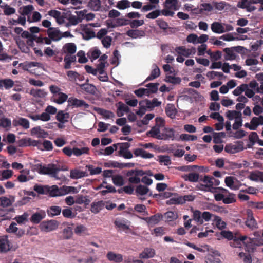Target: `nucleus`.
Masks as SVG:
<instances>
[{"label":"nucleus","instance_id":"obj_1","mask_svg":"<svg viewBox=\"0 0 263 263\" xmlns=\"http://www.w3.org/2000/svg\"><path fill=\"white\" fill-rule=\"evenodd\" d=\"M77 15H74L69 13L68 17H66L67 13H61V12L55 10H51L48 11V14L49 15L54 17L57 22L59 24H62L65 23V18H67L68 22L66 24V27H70L71 26H76L82 22L83 21V17L84 13L83 11H76Z\"/></svg>","mask_w":263,"mask_h":263},{"label":"nucleus","instance_id":"obj_2","mask_svg":"<svg viewBox=\"0 0 263 263\" xmlns=\"http://www.w3.org/2000/svg\"><path fill=\"white\" fill-rule=\"evenodd\" d=\"M100 25L99 23H89L88 24H81L79 26V29L82 31L81 32L84 39L85 40H89L95 37L96 34L92 27H98Z\"/></svg>","mask_w":263,"mask_h":263},{"label":"nucleus","instance_id":"obj_3","mask_svg":"<svg viewBox=\"0 0 263 263\" xmlns=\"http://www.w3.org/2000/svg\"><path fill=\"white\" fill-rule=\"evenodd\" d=\"M61 170L67 171L68 169H61L60 165L53 163L45 164L43 166L42 175H48L51 177H53L55 179L58 180L60 178L58 177L57 174Z\"/></svg>","mask_w":263,"mask_h":263},{"label":"nucleus","instance_id":"obj_4","mask_svg":"<svg viewBox=\"0 0 263 263\" xmlns=\"http://www.w3.org/2000/svg\"><path fill=\"white\" fill-rule=\"evenodd\" d=\"M165 8L161 10L162 14L166 16H173L174 14V11L179 9L177 0H165L164 4Z\"/></svg>","mask_w":263,"mask_h":263},{"label":"nucleus","instance_id":"obj_5","mask_svg":"<svg viewBox=\"0 0 263 263\" xmlns=\"http://www.w3.org/2000/svg\"><path fill=\"white\" fill-rule=\"evenodd\" d=\"M89 149L87 147H84L81 148L74 147L73 149L69 147H65L63 149V152L68 157L71 156L72 154L77 157H79L83 154H88Z\"/></svg>","mask_w":263,"mask_h":263},{"label":"nucleus","instance_id":"obj_6","mask_svg":"<svg viewBox=\"0 0 263 263\" xmlns=\"http://www.w3.org/2000/svg\"><path fill=\"white\" fill-rule=\"evenodd\" d=\"M252 242V239L250 238H248L246 236H237V234H235V237L233 240L232 242L230 243V246L234 248H240L242 243L247 246V243H251Z\"/></svg>","mask_w":263,"mask_h":263},{"label":"nucleus","instance_id":"obj_7","mask_svg":"<svg viewBox=\"0 0 263 263\" xmlns=\"http://www.w3.org/2000/svg\"><path fill=\"white\" fill-rule=\"evenodd\" d=\"M156 125L153 127L148 133L151 135L152 137L156 138L158 139H163V137L160 134V127L163 126V120L161 118H156Z\"/></svg>","mask_w":263,"mask_h":263},{"label":"nucleus","instance_id":"obj_8","mask_svg":"<svg viewBox=\"0 0 263 263\" xmlns=\"http://www.w3.org/2000/svg\"><path fill=\"white\" fill-rule=\"evenodd\" d=\"M200 180L203 181L205 184H200L199 189L203 191L211 192L213 189V186L214 185V181H215V179L213 177H210L205 175L203 178H201Z\"/></svg>","mask_w":263,"mask_h":263},{"label":"nucleus","instance_id":"obj_9","mask_svg":"<svg viewBox=\"0 0 263 263\" xmlns=\"http://www.w3.org/2000/svg\"><path fill=\"white\" fill-rule=\"evenodd\" d=\"M59 222L55 220L43 221L40 225L41 231L48 232L53 231L58 228Z\"/></svg>","mask_w":263,"mask_h":263},{"label":"nucleus","instance_id":"obj_10","mask_svg":"<svg viewBox=\"0 0 263 263\" xmlns=\"http://www.w3.org/2000/svg\"><path fill=\"white\" fill-rule=\"evenodd\" d=\"M68 106L72 107L87 109L89 105L83 100L78 99L74 97H70L68 99Z\"/></svg>","mask_w":263,"mask_h":263},{"label":"nucleus","instance_id":"obj_11","mask_svg":"<svg viewBox=\"0 0 263 263\" xmlns=\"http://www.w3.org/2000/svg\"><path fill=\"white\" fill-rule=\"evenodd\" d=\"M258 3H259V0H240L238 3L237 7L246 9L248 12H252L256 9V7L253 4Z\"/></svg>","mask_w":263,"mask_h":263},{"label":"nucleus","instance_id":"obj_12","mask_svg":"<svg viewBox=\"0 0 263 263\" xmlns=\"http://www.w3.org/2000/svg\"><path fill=\"white\" fill-rule=\"evenodd\" d=\"M243 149V143L241 141L237 142L235 144L227 145L224 148L226 152L231 154H235Z\"/></svg>","mask_w":263,"mask_h":263},{"label":"nucleus","instance_id":"obj_13","mask_svg":"<svg viewBox=\"0 0 263 263\" xmlns=\"http://www.w3.org/2000/svg\"><path fill=\"white\" fill-rule=\"evenodd\" d=\"M48 36L53 41H58L62 38V33L56 28H49L47 31Z\"/></svg>","mask_w":263,"mask_h":263},{"label":"nucleus","instance_id":"obj_14","mask_svg":"<svg viewBox=\"0 0 263 263\" xmlns=\"http://www.w3.org/2000/svg\"><path fill=\"white\" fill-rule=\"evenodd\" d=\"M247 218L246 221V225L251 230L257 228V223L254 219L253 213L251 210L247 211Z\"/></svg>","mask_w":263,"mask_h":263},{"label":"nucleus","instance_id":"obj_15","mask_svg":"<svg viewBox=\"0 0 263 263\" xmlns=\"http://www.w3.org/2000/svg\"><path fill=\"white\" fill-rule=\"evenodd\" d=\"M46 215V212L44 210H40L32 214L30 218V221L33 223L38 224L42 219L45 218Z\"/></svg>","mask_w":263,"mask_h":263},{"label":"nucleus","instance_id":"obj_16","mask_svg":"<svg viewBox=\"0 0 263 263\" xmlns=\"http://www.w3.org/2000/svg\"><path fill=\"white\" fill-rule=\"evenodd\" d=\"M155 250L151 248H145L139 254V257L141 259L153 258L155 255Z\"/></svg>","mask_w":263,"mask_h":263},{"label":"nucleus","instance_id":"obj_17","mask_svg":"<svg viewBox=\"0 0 263 263\" xmlns=\"http://www.w3.org/2000/svg\"><path fill=\"white\" fill-rule=\"evenodd\" d=\"M77 50V46L74 43H68L65 44L62 47V52L63 53L67 55L74 54Z\"/></svg>","mask_w":263,"mask_h":263},{"label":"nucleus","instance_id":"obj_18","mask_svg":"<svg viewBox=\"0 0 263 263\" xmlns=\"http://www.w3.org/2000/svg\"><path fill=\"white\" fill-rule=\"evenodd\" d=\"M176 51L180 55L185 57H189L192 54H194L196 52L195 48L193 47L191 49H186L183 46H180L176 48Z\"/></svg>","mask_w":263,"mask_h":263},{"label":"nucleus","instance_id":"obj_19","mask_svg":"<svg viewBox=\"0 0 263 263\" xmlns=\"http://www.w3.org/2000/svg\"><path fill=\"white\" fill-rule=\"evenodd\" d=\"M213 5L209 3H203L201 4L200 8L194 9V13L195 14H201L204 11L211 12L213 10Z\"/></svg>","mask_w":263,"mask_h":263},{"label":"nucleus","instance_id":"obj_20","mask_svg":"<svg viewBox=\"0 0 263 263\" xmlns=\"http://www.w3.org/2000/svg\"><path fill=\"white\" fill-rule=\"evenodd\" d=\"M141 104L145 105L147 108L152 109L155 107L159 106L161 105V102L159 101L157 99L154 98L152 101L147 99L139 103V105H141Z\"/></svg>","mask_w":263,"mask_h":263},{"label":"nucleus","instance_id":"obj_21","mask_svg":"<svg viewBox=\"0 0 263 263\" xmlns=\"http://www.w3.org/2000/svg\"><path fill=\"white\" fill-rule=\"evenodd\" d=\"M11 249L8 238L6 236L0 237V252L5 253Z\"/></svg>","mask_w":263,"mask_h":263},{"label":"nucleus","instance_id":"obj_22","mask_svg":"<svg viewBox=\"0 0 263 263\" xmlns=\"http://www.w3.org/2000/svg\"><path fill=\"white\" fill-rule=\"evenodd\" d=\"M162 218V215L160 214H156L149 217L145 218V220L147 222L148 224L153 227L158 224Z\"/></svg>","mask_w":263,"mask_h":263},{"label":"nucleus","instance_id":"obj_23","mask_svg":"<svg viewBox=\"0 0 263 263\" xmlns=\"http://www.w3.org/2000/svg\"><path fill=\"white\" fill-rule=\"evenodd\" d=\"M236 179L233 176H228L225 178L224 182L227 186L233 190H238L239 186L236 184Z\"/></svg>","mask_w":263,"mask_h":263},{"label":"nucleus","instance_id":"obj_24","mask_svg":"<svg viewBox=\"0 0 263 263\" xmlns=\"http://www.w3.org/2000/svg\"><path fill=\"white\" fill-rule=\"evenodd\" d=\"M107 258L111 261L116 263L121 262L123 260V256L120 254H116L113 252H109L106 254Z\"/></svg>","mask_w":263,"mask_h":263},{"label":"nucleus","instance_id":"obj_25","mask_svg":"<svg viewBox=\"0 0 263 263\" xmlns=\"http://www.w3.org/2000/svg\"><path fill=\"white\" fill-rule=\"evenodd\" d=\"M13 124L15 126H21L25 129H28L29 128V121L23 118H18L13 121Z\"/></svg>","mask_w":263,"mask_h":263},{"label":"nucleus","instance_id":"obj_26","mask_svg":"<svg viewBox=\"0 0 263 263\" xmlns=\"http://www.w3.org/2000/svg\"><path fill=\"white\" fill-rule=\"evenodd\" d=\"M223 26V23L218 22H214L211 24V28L213 32L217 34H221L224 33Z\"/></svg>","mask_w":263,"mask_h":263},{"label":"nucleus","instance_id":"obj_27","mask_svg":"<svg viewBox=\"0 0 263 263\" xmlns=\"http://www.w3.org/2000/svg\"><path fill=\"white\" fill-rule=\"evenodd\" d=\"M117 107V115L119 117H122L124 112H129L130 110L128 106L121 102L118 103Z\"/></svg>","mask_w":263,"mask_h":263},{"label":"nucleus","instance_id":"obj_28","mask_svg":"<svg viewBox=\"0 0 263 263\" xmlns=\"http://www.w3.org/2000/svg\"><path fill=\"white\" fill-rule=\"evenodd\" d=\"M87 176V173L84 171L77 169L71 170L70 171V177L72 179H78Z\"/></svg>","mask_w":263,"mask_h":263},{"label":"nucleus","instance_id":"obj_29","mask_svg":"<svg viewBox=\"0 0 263 263\" xmlns=\"http://www.w3.org/2000/svg\"><path fill=\"white\" fill-rule=\"evenodd\" d=\"M46 190L49 192L51 197L61 196V188H59L57 185H52L51 186H46Z\"/></svg>","mask_w":263,"mask_h":263},{"label":"nucleus","instance_id":"obj_30","mask_svg":"<svg viewBox=\"0 0 263 263\" xmlns=\"http://www.w3.org/2000/svg\"><path fill=\"white\" fill-rule=\"evenodd\" d=\"M134 153L136 156H140L145 159H149L154 157L153 154L148 153L142 148L135 149Z\"/></svg>","mask_w":263,"mask_h":263},{"label":"nucleus","instance_id":"obj_31","mask_svg":"<svg viewBox=\"0 0 263 263\" xmlns=\"http://www.w3.org/2000/svg\"><path fill=\"white\" fill-rule=\"evenodd\" d=\"M226 116L229 120H236L242 116V114L239 111L228 110L226 112Z\"/></svg>","mask_w":263,"mask_h":263},{"label":"nucleus","instance_id":"obj_32","mask_svg":"<svg viewBox=\"0 0 263 263\" xmlns=\"http://www.w3.org/2000/svg\"><path fill=\"white\" fill-rule=\"evenodd\" d=\"M88 229L83 224H78L74 228V232L78 235H88Z\"/></svg>","mask_w":263,"mask_h":263},{"label":"nucleus","instance_id":"obj_33","mask_svg":"<svg viewBox=\"0 0 263 263\" xmlns=\"http://www.w3.org/2000/svg\"><path fill=\"white\" fill-rule=\"evenodd\" d=\"M47 93L44 89H32L30 91V94L35 98H44Z\"/></svg>","mask_w":263,"mask_h":263},{"label":"nucleus","instance_id":"obj_34","mask_svg":"<svg viewBox=\"0 0 263 263\" xmlns=\"http://www.w3.org/2000/svg\"><path fill=\"white\" fill-rule=\"evenodd\" d=\"M153 67V69L152 71L151 74L146 78V81L153 80L158 78L160 74V69L156 64H154Z\"/></svg>","mask_w":263,"mask_h":263},{"label":"nucleus","instance_id":"obj_35","mask_svg":"<svg viewBox=\"0 0 263 263\" xmlns=\"http://www.w3.org/2000/svg\"><path fill=\"white\" fill-rule=\"evenodd\" d=\"M11 198L10 199L5 196L0 197V205L4 208L11 206L14 202V197L12 196Z\"/></svg>","mask_w":263,"mask_h":263},{"label":"nucleus","instance_id":"obj_36","mask_svg":"<svg viewBox=\"0 0 263 263\" xmlns=\"http://www.w3.org/2000/svg\"><path fill=\"white\" fill-rule=\"evenodd\" d=\"M68 96L66 94L63 93L62 92L57 95V96L53 97V101L58 104H63L67 100H68Z\"/></svg>","mask_w":263,"mask_h":263},{"label":"nucleus","instance_id":"obj_37","mask_svg":"<svg viewBox=\"0 0 263 263\" xmlns=\"http://www.w3.org/2000/svg\"><path fill=\"white\" fill-rule=\"evenodd\" d=\"M104 206V203L103 201L93 202L91 205V211L93 213H98L103 209Z\"/></svg>","mask_w":263,"mask_h":263},{"label":"nucleus","instance_id":"obj_38","mask_svg":"<svg viewBox=\"0 0 263 263\" xmlns=\"http://www.w3.org/2000/svg\"><path fill=\"white\" fill-rule=\"evenodd\" d=\"M115 224L118 228L125 230L129 229V222L125 219L116 220Z\"/></svg>","mask_w":263,"mask_h":263},{"label":"nucleus","instance_id":"obj_39","mask_svg":"<svg viewBox=\"0 0 263 263\" xmlns=\"http://www.w3.org/2000/svg\"><path fill=\"white\" fill-rule=\"evenodd\" d=\"M61 212V208L59 206H51L47 210L48 215L50 217H54L60 215Z\"/></svg>","mask_w":263,"mask_h":263},{"label":"nucleus","instance_id":"obj_40","mask_svg":"<svg viewBox=\"0 0 263 263\" xmlns=\"http://www.w3.org/2000/svg\"><path fill=\"white\" fill-rule=\"evenodd\" d=\"M80 88L86 92L90 94H94L96 92V87L89 83L81 84L79 85Z\"/></svg>","mask_w":263,"mask_h":263},{"label":"nucleus","instance_id":"obj_41","mask_svg":"<svg viewBox=\"0 0 263 263\" xmlns=\"http://www.w3.org/2000/svg\"><path fill=\"white\" fill-rule=\"evenodd\" d=\"M214 7L218 11H222L223 10H227L230 8V5L226 2H213L212 3Z\"/></svg>","mask_w":263,"mask_h":263},{"label":"nucleus","instance_id":"obj_42","mask_svg":"<svg viewBox=\"0 0 263 263\" xmlns=\"http://www.w3.org/2000/svg\"><path fill=\"white\" fill-rule=\"evenodd\" d=\"M127 35L132 38H138L144 36L145 32L140 30H129L127 32Z\"/></svg>","mask_w":263,"mask_h":263},{"label":"nucleus","instance_id":"obj_43","mask_svg":"<svg viewBox=\"0 0 263 263\" xmlns=\"http://www.w3.org/2000/svg\"><path fill=\"white\" fill-rule=\"evenodd\" d=\"M97 110L98 113L101 115L105 119L113 118L115 116V114L109 110L102 108H98Z\"/></svg>","mask_w":263,"mask_h":263},{"label":"nucleus","instance_id":"obj_44","mask_svg":"<svg viewBox=\"0 0 263 263\" xmlns=\"http://www.w3.org/2000/svg\"><path fill=\"white\" fill-rule=\"evenodd\" d=\"M165 112L168 117L173 119L175 118L177 110L173 104H168L166 107Z\"/></svg>","mask_w":263,"mask_h":263},{"label":"nucleus","instance_id":"obj_45","mask_svg":"<svg viewBox=\"0 0 263 263\" xmlns=\"http://www.w3.org/2000/svg\"><path fill=\"white\" fill-rule=\"evenodd\" d=\"M173 74H166L165 79V82L167 83H172L173 84H178L181 82V79L179 77H176Z\"/></svg>","mask_w":263,"mask_h":263},{"label":"nucleus","instance_id":"obj_46","mask_svg":"<svg viewBox=\"0 0 263 263\" xmlns=\"http://www.w3.org/2000/svg\"><path fill=\"white\" fill-rule=\"evenodd\" d=\"M29 214L27 212H25L22 215L16 216L14 219L16 221L18 224H25L28 221Z\"/></svg>","mask_w":263,"mask_h":263},{"label":"nucleus","instance_id":"obj_47","mask_svg":"<svg viewBox=\"0 0 263 263\" xmlns=\"http://www.w3.org/2000/svg\"><path fill=\"white\" fill-rule=\"evenodd\" d=\"M32 133L36 134L39 138H46L48 134L47 132L42 129L40 126H37L32 129Z\"/></svg>","mask_w":263,"mask_h":263},{"label":"nucleus","instance_id":"obj_48","mask_svg":"<svg viewBox=\"0 0 263 263\" xmlns=\"http://www.w3.org/2000/svg\"><path fill=\"white\" fill-rule=\"evenodd\" d=\"M0 126L8 130L11 126V121L10 119L2 117L0 118Z\"/></svg>","mask_w":263,"mask_h":263},{"label":"nucleus","instance_id":"obj_49","mask_svg":"<svg viewBox=\"0 0 263 263\" xmlns=\"http://www.w3.org/2000/svg\"><path fill=\"white\" fill-rule=\"evenodd\" d=\"M251 123L254 127V130H256L259 125H263V116H259L258 117H253L251 120Z\"/></svg>","mask_w":263,"mask_h":263},{"label":"nucleus","instance_id":"obj_50","mask_svg":"<svg viewBox=\"0 0 263 263\" xmlns=\"http://www.w3.org/2000/svg\"><path fill=\"white\" fill-rule=\"evenodd\" d=\"M183 179L185 181L196 182L199 180V174L195 173H191L188 175H184L183 176Z\"/></svg>","mask_w":263,"mask_h":263},{"label":"nucleus","instance_id":"obj_51","mask_svg":"<svg viewBox=\"0 0 263 263\" xmlns=\"http://www.w3.org/2000/svg\"><path fill=\"white\" fill-rule=\"evenodd\" d=\"M69 117L68 113L64 112L63 111H59L56 116V118L59 122H66Z\"/></svg>","mask_w":263,"mask_h":263},{"label":"nucleus","instance_id":"obj_52","mask_svg":"<svg viewBox=\"0 0 263 263\" xmlns=\"http://www.w3.org/2000/svg\"><path fill=\"white\" fill-rule=\"evenodd\" d=\"M224 51L226 53L225 60H233L236 58V54L231 48H226L224 49Z\"/></svg>","mask_w":263,"mask_h":263},{"label":"nucleus","instance_id":"obj_53","mask_svg":"<svg viewBox=\"0 0 263 263\" xmlns=\"http://www.w3.org/2000/svg\"><path fill=\"white\" fill-rule=\"evenodd\" d=\"M87 54L92 60H96L100 55L101 51L97 48H93L88 51Z\"/></svg>","mask_w":263,"mask_h":263},{"label":"nucleus","instance_id":"obj_54","mask_svg":"<svg viewBox=\"0 0 263 263\" xmlns=\"http://www.w3.org/2000/svg\"><path fill=\"white\" fill-rule=\"evenodd\" d=\"M163 135L164 136V138L163 137V139H173L175 136V132L172 128H165Z\"/></svg>","mask_w":263,"mask_h":263},{"label":"nucleus","instance_id":"obj_55","mask_svg":"<svg viewBox=\"0 0 263 263\" xmlns=\"http://www.w3.org/2000/svg\"><path fill=\"white\" fill-rule=\"evenodd\" d=\"M100 0H90L89 2V7L93 11H98L101 7Z\"/></svg>","mask_w":263,"mask_h":263},{"label":"nucleus","instance_id":"obj_56","mask_svg":"<svg viewBox=\"0 0 263 263\" xmlns=\"http://www.w3.org/2000/svg\"><path fill=\"white\" fill-rule=\"evenodd\" d=\"M34 10V7L32 5H29L23 6L20 8L21 14L22 15H28L30 14L31 12Z\"/></svg>","mask_w":263,"mask_h":263},{"label":"nucleus","instance_id":"obj_57","mask_svg":"<svg viewBox=\"0 0 263 263\" xmlns=\"http://www.w3.org/2000/svg\"><path fill=\"white\" fill-rule=\"evenodd\" d=\"M14 85L13 81L11 79L0 80V87H4L6 89L12 87Z\"/></svg>","mask_w":263,"mask_h":263},{"label":"nucleus","instance_id":"obj_58","mask_svg":"<svg viewBox=\"0 0 263 263\" xmlns=\"http://www.w3.org/2000/svg\"><path fill=\"white\" fill-rule=\"evenodd\" d=\"M66 74L67 75L68 80L70 81L74 82L77 79H80V74L76 71L69 70L67 71Z\"/></svg>","mask_w":263,"mask_h":263},{"label":"nucleus","instance_id":"obj_59","mask_svg":"<svg viewBox=\"0 0 263 263\" xmlns=\"http://www.w3.org/2000/svg\"><path fill=\"white\" fill-rule=\"evenodd\" d=\"M1 7L3 9L4 13L6 15H10L15 13V9L11 7L9 5L6 4L5 5L1 6Z\"/></svg>","mask_w":263,"mask_h":263},{"label":"nucleus","instance_id":"obj_60","mask_svg":"<svg viewBox=\"0 0 263 263\" xmlns=\"http://www.w3.org/2000/svg\"><path fill=\"white\" fill-rule=\"evenodd\" d=\"M247 87V84H242L240 86L237 87L233 91V94L234 96H238L241 95L245 92L246 88Z\"/></svg>","mask_w":263,"mask_h":263},{"label":"nucleus","instance_id":"obj_61","mask_svg":"<svg viewBox=\"0 0 263 263\" xmlns=\"http://www.w3.org/2000/svg\"><path fill=\"white\" fill-rule=\"evenodd\" d=\"M263 175V172H251L248 178L252 181H257L259 180H261V177Z\"/></svg>","mask_w":263,"mask_h":263},{"label":"nucleus","instance_id":"obj_62","mask_svg":"<svg viewBox=\"0 0 263 263\" xmlns=\"http://www.w3.org/2000/svg\"><path fill=\"white\" fill-rule=\"evenodd\" d=\"M112 179L114 184L116 186H121L124 184V178L121 175L114 176Z\"/></svg>","mask_w":263,"mask_h":263},{"label":"nucleus","instance_id":"obj_63","mask_svg":"<svg viewBox=\"0 0 263 263\" xmlns=\"http://www.w3.org/2000/svg\"><path fill=\"white\" fill-rule=\"evenodd\" d=\"M149 189L142 185H139L136 189V193L138 195H144L148 193Z\"/></svg>","mask_w":263,"mask_h":263},{"label":"nucleus","instance_id":"obj_64","mask_svg":"<svg viewBox=\"0 0 263 263\" xmlns=\"http://www.w3.org/2000/svg\"><path fill=\"white\" fill-rule=\"evenodd\" d=\"M164 217L166 220L172 221L176 220L178 218V215L176 212L168 211L164 214Z\"/></svg>","mask_w":263,"mask_h":263}]
</instances>
